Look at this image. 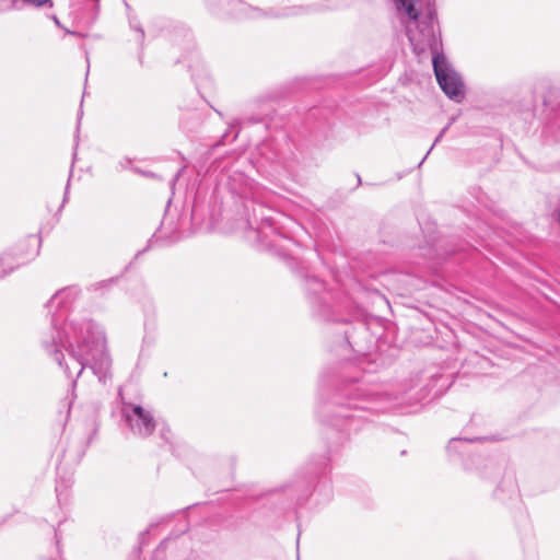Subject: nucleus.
I'll list each match as a JSON object with an SVG mask.
<instances>
[{"instance_id": "f257e3e1", "label": "nucleus", "mask_w": 560, "mask_h": 560, "mask_svg": "<svg viewBox=\"0 0 560 560\" xmlns=\"http://www.w3.org/2000/svg\"><path fill=\"white\" fill-rule=\"evenodd\" d=\"M434 23V18L428 16L425 21L419 23L421 38L417 39L416 35H410L409 39L415 45V49L431 51L433 72L439 86L451 101L462 103L466 93L465 82L442 51L441 35L436 33Z\"/></svg>"}, {"instance_id": "f03ea898", "label": "nucleus", "mask_w": 560, "mask_h": 560, "mask_svg": "<svg viewBox=\"0 0 560 560\" xmlns=\"http://www.w3.org/2000/svg\"><path fill=\"white\" fill-rule=\"evenodd\" d=\"M442 378V375L434 374L431 376L430 384L424 387L417 389L411 382H406L399 385V389H395L394 385H390V389L387 388V405L392 407H400L404 405L412 406L425 399L433 389V385Z\"/></svg>"}, {"instance_id": "7ed1b4c3", "label": "nucleus", "mask_w": 560, "mask_h": 560, "mask_svg": "<svg viewBox=\"0 0 560 560\" xmlns=\"http://www.w3.org/2000/svg\"><path fill=\"white\" fill-rule=\"evenodd\" d=\"M472 440L462 439V438H453L448 441L446 445V452L448 457L452 460L462 459L464 468L466 470H471L472 465H481L483 471L481 475L483 477H489V475L500 474V468L495 466L493 463H485L480 456L470 455L469 445Z\"/></svg>"}, {"instance_id": "20e7f679", "label": "nucleus", "mask_w": 560, "mask_h": 560, "mask_svg": "<svg viewBox=\"0 0 560 560\" xmlns=\"http://www.w3.org/2000/svg\"><path fill=\"white\" fill-rule=\"evenodd\" d=\"M122 415L135 434L149 436L155 430V420L149 410L139 405L126 404Z\"/></svg>"}, {"instance_id": "39448f33", "label": "nucleus", "mask_w": 560, "mask_h": 560, "mask_svg": "<svg viewBox=\"0 0 560 560\" xmlns=\"http://www.w3.org/2000/svg\"><path fill=\"white\" fill-rule=\"evenodd\" d=\"M492 495L497 501L508 506L517 503L520 491L515 476L512 472L504 474Z\"/></svg>"}, {"instance_id": "423d86ee", "label": "nucleus", "mask_w": 560, "mask_h": 560, "mask_svg": "<svg viewBox=\"0 0 560 560\" xmlns=\"http://www.w3.org/2000/svg\"><path fill=\"white\" fill-rule=\"evenodd\" d=\"M397 13L412 21H418L420 12L416 7V0H392Z\"/></svg>"}, {"instance_id": "0eeeda50", "label": "nucleus", "mask_w": 560, "mask_h": 560, "mask_svg": "<svg viewBox=\"0 0 560 560\" xmlns=\"http://www.w3.org/2000/svg\"><path fill=\"white\" fill-rule=\"evenodd\" d=\"M544 133L546 139H552L556 142H560V112L546 124Z\"/></svg>"}, {"instance_id": "6e6552de", "label": "nucleus", "mask_w": 560, "mask_h": 560, "mask_svg": "<svg viewBox=\"0 0 560 560\" xmlns=\"http://www.w3.org/2000/svg\"><path fill=\"white\" fill-rule=\"evenodd\" d=\"M12 260L13 257L11 253L4 252L0 255V278H3L14 269Z\"/></svg>"}, {"instance_id": "1a4fd4ad", "label": "nucleus", "mask_w": 560, "mask_h": 560, "mask_svg": "<svg viewBox=\"0 0 560 560\" xmlns=\"http://www.w3.org/2000/svg\"><path fill=\"white\" fill-rule=\"evenodd\" d=\"M470 195L476 199L479 206L490 208L488 196L480 188H472Z\"/></svg>"}, {"instance_id": "9d476101", "label": "nucleus", "mask_w": 560, "mask_h": 560, "mask_svg": "<svg viewBox=\"0 0 560 560\" xmlns=\"http://www.w3.org/2000/svg\"><path fill=\"white\" fill-rule=\"evenodd\" d=\"M72 355L77 359V361L80 363L81 365V369L79 371V373L82 372L83 368L85 366V364L88 363V358H85L83 354L81 353H75V352H72Z\"/></svg>"}, {"instance_id": "9b49d317", "label": "nucleus", "mask_w": 560, "mask_h": 560, "mask_svg": "<svg viewBox=\"0 0 560 560\" xmlns=\"http://www.w3.org/2000/svg\"><path fill=\"white\" fill-rule=\"evenodd\" d=\"M443 137L441 135H438V137L435 138L433 144L431 145V148L429 149V151L427 152L425 156L421 160V162L419 163L418 166H421L422 163L424 162V160L427 159V156L430 154V152L432 151V149L434 148V145L441 141Z\"/></svg>"}, {"instance_id": "f8f14e48", "label": "nucleus", "mask_w": 560, "mask_h": 560, "mask_svg": "<svg viewBox=\"0 0 560 560\" xmlns=\"http://www.w3.org/2000/svg\"><path fill=\"white\" fill-rule=\"evenodd\" d=\"M25 3L27 4H32V5H35V7H42L43 4H45L48 0H23Z\"/></svg>"}, {"instance_id": "ddd939ff", "label": "nucleus", "mask_w": 560, "mask_h": 560, "mask_svg": "<svg viewBox=\"0 0 560 560\" xmlns=\"http://www.w3.org/2000/svg\"><path fill=\"white\" fill-rule=\"evenodd\" d=\"M52 355H54V359L58 362V364L61 365L62 364V354L60 353V351L55 349L52 351Z\"/></svg>"}, {"instance_id": "4468645a", "label": "nucleus", "mask_w": 560, "mask_h": 560, "mask_svg": "<svg viewBox=\"0 0 560 560\" xmlns=\"http://www.w3.org/2000/svg\"><path fill=\"white\" fill-rule=\"evenodd\" d=\"M481 238L485 241V242H488L489 245H494L495 243L490 238V235H481Z\"/></svg>"}, {"instance_id": "2eb2a0df", "label": "nucleus", "mask_w": 560, "mask_h": 560, "mask_svg": "<svg viewBox=\"0 0 560 560\" xmlns=\"http://www.w3.org/2000/svg\"><path fill=\"white\" fill-rule=\"evenodd\" d=\"M444 385H442L441 387H443ZM442 393V388H439L434 392L433 394V397H436L438 395H440Z\"/></svg>"}, {"instance_id": "dca6fc26", "label": "nucleus", "mask_w": 560, "mask_h": 560, "mask_svg": "<svg viewBox=\"0 0 560 560\" xmlns=\"http://www.w3.org/2000/svg\"><path fill=\"white\" fill-rule=\"evenodd\" d=\"M446 130H447V126H446V127H444V128L440 131V133H439V135H441V136L443 137Z\"/></svg>"}, {"instance_id": "f3484780", "label": "nucleus", "mask_w": 560, "mask_h": 560, "mask_svg": "<svg viewBox=\"0 0 560 560\" xmlns=\"http://www.w3.org/2000/svg\"><path fill=\"white\" fill-rule=\"evenodd\" d=\"M515 241L523 242V241H524V238H523L522 236H516V237H515Z\"/></svg>"}]
</instances>
